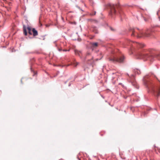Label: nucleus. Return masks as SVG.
I'll return each instance as SVG.
<instances>
[{
  "label": "nucleus",
  "mask_w": 160,
  "mask_h": 160,
  "mask_svg": "<svg viewBox=\"0 0 160 160\" xmlns=\"http://www.w3.org/2000/svg\"><path fill=\"white\" fill-rule=\"evenodd\" d=\"M150 76L147 75L143 78L144 84L148 88L149 92H152L157 97L160 96V86L155 87L151 82L149 81L148 78Z\"/></svg>",
  "instance_id": "1"
},
{
  "label": "nucleus",
  "mask_w": 160,
  "mask_h": 160,
  "mask_svg": "<svg viewBox=\"0 0 160 160\" xmlns=\"http://www.w3.org/2000/svg\"><path fill=\"white\" fill-rule=\"evenodd\" d=\"M129 33L132 37L137 38H140L144 37H149L150 36L151 33L149 31L147 32L142 29L138 28H130L129 29Z\"/></svg>",
  "instance_id": "2"
},
{
  "label": "nucleus",
  "mask_w": 160,
  "mask_h": 160,
  "mask_svg": "<svg viewBox=\"0 0 160 160\" xmlns=\"http://www.w3.org/2000/svg\"><path fill=\"white\" fill-rule=\"evenodd\" d=\"M138 55V58L143 59L144 60H149L151 61L152 62L155 58L160 59V54H149L148 52L145 51L144 52L139 53Z\"/></svg>",
  "instance_id": "3"
},
{
  "label": "nucleus",
  "mask_w": 160,
  "mask_h": 160,
  "mask_svg": "<svg viewBox=\"0 0 160 160\" xmlns=\"http://www.w3.org/2000/svg\"><path fill=\"white\" fill-rule=\"evenodd\" d=\"M127 45L128 46V47L127 48H128L130 51L132 52L133 49H135V47H136L138 48H141L144 47V45L142 44L137 42H132L131 41H127Z\"/></svg>",
  "instance_id": "4"
},
{
  "label": "nucleus",
  "mask_w": 160,
  "mask_h": 160,
  "mask_svg": "<svg viewBox=\"0 0 160 160\" xmlns=\"http://www.w3.org/2000/svg\"><path fill=\"white\" fill-rule=\"evenodd\" d=\"M125 59V57L122 55L119 57H117L114 56H112L108 58L109 61L111 62L116 63V62H123Z\"/></svg>",
  "instance_id": "5"
},
{
  "label": "nucleus",
  "mask_w": 160,
  "mask_h": 160,
  "mask_svg": "<svg viewBox=\"0 0 160 160\" xmlns=\"http://www.w3.org/2000/svg\"><path fill=\"white\" fill-rule=\"evenodd\" d=\"M127 74L129 77V78L128 79L129 82L131 83L132 85L135 88L138 89L139 87L136 82L135 75L133 74H131L129 76L128 73H127Z\"/></svg>",
  "instance_id": "6"
},
{
  "label": "nucleus",
  "mask_w": 160,
  "mask_h": 160,
  "mask_svg": "<svg viewBox=\"0 0 160 160\" xmlns=\"http://www.w3.org/2000/svg\"><path fill=\"white\" fill-rule=\"evenodd\" d=\"M107 5L108 8L110 9V12L109 13V15L112 16L113 14H115V8L116 7H117V6L111 3L108 4Z\"/></svg>",
  "instance_id": "7"
},
{
  "label": "nucleus",
  "mask_w": 160,
  "mask_h": 160,
  "mask_svg": "<svg viewBox=\"0 0 160 160\" xmlns=\"http://www.w3.org/2000/svg\"><path fill=\"white\" fill-rule=\"evenodd\" d=\"M82 59H83L85 61L89 62L93 60V57L92 55L91 52H87L85 55L84 57L82 56Z\"/></svg>",
  "instance_id": "8"
},
{
  "label": "nucleus",
  "mask_w": 160,
  "mask_h": 160,
  "mask_svg": "<svg viewBox=\"0 0 160 160\" xmlns=\"http://www.w3.org/2000/svg\"><path fill=\"white\" fill-rule=\"evenodd\" d=\"M74 53L76 55L78 56L81 59H82V51H78L77 50H75Z\"/></svg>",
  "instance_id": "9"
},
{
  "label": "nucleus",
  "mask_w": 160,
  "mask_h": 160,
  "mask_svg": "<svg viewBox=\"0 0 160 160\" xmlns=\"http://www.w3.org/2000/svg\"><path fill=\"white\" fill-rule=\"evenodd\" d=\"M33 35L34 36H36L38 35V32L37 30L34 28H33L32 29Z\"/></svg>",
  "instance_id": "10"
},
{
  "label": "nucleus",
  "mask_w": 160,
  "mask_h": 160,
  "mask_svg": "<svg viewBox=\"0 0 160 160\" xmlns=\"http://www.w3.org/2000/svg\"><path fill=\"white\" fill-rule=\"evenodd\" d=\"M23 33L24 35L25 36L27 35V32L26 30V27L25 25H23Z\"/></svg>",
  "instance_id": "11"
},
{
  "label": "nucleus",
  "mask_w": 160,
  "mask_h": 160,
  "mask_svg": "<svg viewBox=\"0 0 160 160\" xmlns=\"http://www.w3.org/2000/svg\"><path fill=\"white\" fill-rule=\"evenodd\" d=\"M134 72L138 74H139L141 73L140 70L139 69H134Z\"/></svg>",
  "instance_id": "12"
},
{
  "label": "nucleus",
  "mask_w": 160,
  "mask_h": 160,
  "mask_svg": "<svg viewBox=\"0 0 160 160\" xmlns=\"http://www.w3.org/2000/svg\"><path fill=\"white\" fill-rule=\"evenodd\" d=\"M92 45L93 48L96 47L98 45V43L97 42H92Z\"/></svg>",
  "instance_id": "13"
},
{
  "label": "nucleus",
  "mask_w": 160,
  "mask_h": 160,
  "mask_svg": "<svg viewBox=\"0 0 160 160\" xmlns=\"http://www.w3.org/2000/svg\"><path fill=\"white\" fill-rule=\"evenodd\" d=\"M92 28H93V30H95V33H98V31L97 30V27L94 26H92Z\"/></svg>",
  "instance_id": "14"
},
{
  "label": "nucleus",
  "mask_w": 160,
  "mask_h": 160,
  "mask_svg": "<svg viewBox=\"0 0 160 160\" xmlns=\"http://www.w3.org/2000/svg\"><path fill=\"white\" fill-rule=\"evenodd\" d=\"M27 29H28V33L30 35H31L32 34V33L31 32V28L30 27H28Z\"/></svg>",
  "instance_id": "15"
},
{
  "label": "nucleus",
  "mask_w": 160,
  "mask_h": 160,
  "mask_svg": "<svg viewBox=\"0 0 160 160\" xmlns=\"http://www.w3.org/2000/svg\"><path fill=\"white\" fill-rule=\"evenodd\" d=\"M128 94L129 95L131 96L132 95H133V94H134L133 93L131 92V90H128Z\"/></svg>",
  "instance_id": "16"
},
{
  "label": "nucleus",
  "mask_w": 160,
  "mask_h": 160,
  "mask_svg": "<svg viewBox=\"0 0 160 160\" xmlns=\"http://www.w3.org/2000/svg\"><path fill=\"white\" fill-rule=\"evenodd\" d=\"M119 14L121 17H122V12L121 11H119Z\"/></svg>",
  "instance_id": "17"
},
{
  "label": "nucleus",
  "mask_w": 160,
  "mask_h": 160,
  "mask_svg": "<svg viewBox=\"0 0 160 160\" xmlns=\"http://www.w3.org/2000/svg\"><path fill=\"white\" fill-rule=\"evenodd\" d=\"M96 11H94L93 13H91L90 14V15H92V16L94 15H95L96 14Z\"/></svg>",
  "instance_id": "18"
},
{
  "label": "nucleus",
  "mask_w": 160,
  "mask_h": 160,
  "mask_svg": "<svg viewBox=\"0 0 160 160\" xmlns=\"http://www.w3.org/2000/svg\"><path fill=\"white\" fill-rule=\"evenodd\" d=\"M117 14H119V13H117L116 12V13H115V14H113V15H112H112H111V16L112 17H113V16H114V15H116Z\"/></svg>",
  "instance_id": "19"
},
{
  "label": "nucleus",
  "mask_w": 160,
  "mask_h": 160,
  "mask_svg": "<svg viewBox=\"0 0 160 160\" xmlns=\"http://www.w3.org/2000/svg\"><path fill=\"white\" fill-rule=\"evenodd\" d=\"M62 51L64 52H66V51H69V50H66V49H63L62 50Z\"/></svg>",
  "instance_id": "20"
},
{
  "label": "nucleus",
  "mask_w": 160,
  "mask_h": 160,
  "mask_svg": "<svg viewBox=\"0 0 160 160\" xmlns=\"http://www.w3.org/2000/svg\"><path fill=\"white\" fill-rule=\"evenodd\" d=\"M110 29L112 30V31H114V29L113 28H112V27H110Z\"/></svg>",
  "instance_id": "21"
},
{
  "label": "nucleus",
  "mask_w": 160,
  "mask_h": 160,
  "mask_svg": "<svg viewBox=\"0 0 160 160\" xmlns=\"http://www.w3.org/2000/svg\"><path fill=\"white\" fill-rule=\"evenodd\" d=\"M58 50L59 51H61L62 50L61 49L59 48H58Z\"/></svg>",
  "instance_id": "22"
},
{
  "label": "nucleus",
  "mask_w": 160,
  "mask_h": 160,
  "mask_svg": "<svg viewBox=\"0 0 160 160\" xmlns=\"http://www.w3.org/2000/svg\"><path fill=\"white\" fill-rule=\"evenodd\" d=\"M88 21H92V19H89L88 20Z\"/></svg>",
  "instance_id": "23"
},
{
  "label": "nucleus",
  "mask_w": 160,
  "mask_h": 160,
  "mask_svg": "<svg viewBox=\"0 0 160 160\" xmlns=\"http://www.w3.org/2000/svg\"><path fill=\"white\" fill-rule=\"evenodd\" d=\"M159 20L160 21V17L159 16L158 17Z\"/></svg>",
  "instance_id": "24"
},
{
  "label": "nucleus",
  "mask_w": 160,
  "mask_h": 160,
  "mask_svg": "<svg viewBox=\"0 0 160 160\" xmlns=\"http://www.w3.org/2000/svg\"><path fill=\"white\" fill-rule=\"evenodd\" d=\"M31 71H32V68H31Z\"/></svg>",
  "instance_id": "25"
},
{
  "label": "nucleus",
  "mask_w": 160,
  "mask_h": 160,
  "mask_svg": "<svg viewBox=\"0 0 160 160\" xmlns=\"http://www.w3.org/2000/svg\"><path fill=\"white\" fill-rule=\"evenodd\" d=\"M79 64L78 62H77V65H78Z\"/></svg>",
  "instance_id": "26"
},
{
  "label": "nucleus",
  "mask_w": 160,
  "mask_h": 160,
  "mask_svg": "<svg viewBox=\"0 0 160 160\" xmlns=\"http://www.w3.org/2000/svg\"><path fill=\"white\" fill-rule=\"evenodd\" d=\"M102 97L103 98H104V97H103V96H102Z\"/></svg>",
  "instance_id": "27"
}]
</instances>
